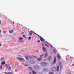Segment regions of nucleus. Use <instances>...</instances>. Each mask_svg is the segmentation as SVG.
<instances>
[{"label": "nucleus", "mask_w": 74, "mask_h": 74, "mask_svg": "<svg viewBox=\"0 0 74 74\" xmlns=\"http://www.w3.org/2000/svg\"><path fill=\"white\" fill-rule=\"evenodd\" d=\"M36 34L38 36V37H39V38L40 39L41 41H44V39L43 38H42L41 36H40V35H38V34Z\"/></svg>", "instance_id": "obj_1"}, {"label": "nucleus", "mask_w": 74, "mask_h": 74, "mask_svg": "<svg viewBox=\"0 0 74 74\" xmlns=\"http://www.w3.org/2000/svg\"><path fill=\"white\" fill-rule=\"evenodd\" d=\"M41 64L43 66H47V63L45 62H42L41 63Z\"/></svg>", "instance_id": "obj_2"}, {"label": "nucleus", "mask_w": 74, "mask_h": 74, "mask_svg": "<svg viewBox=\"0 0 74 74\" xmlns=\"http://www.w3.org/2000/svg\"><path fill=\"white\" fill-rule=\"evenodd\" d=\"M7 69H8V70H11V68L10 66V65L9 64H8L7 66Z\"/></svg>", "instance_id": "obj_3"}, {"label": "nucleus", "mask_w": 74, "mask_h": 74, "mask_svg": "<svg viewBox=\"0 0 74 74\" xmlns=\"http://www.w3.org/2000/svg\"><path fill=\"white\" fill-rule=\"evenodd\" d=\"M34 69H36V70H37V69H39V67L37 65H35L34 66Z\"/></svg>", "instance_id": "obj_4"}, {"label": "nucleus", "mask_w": 74, "mask_h": 74, "mask_svg": "<svg viewBox=\"0 0 74 74\" xmlns=\"http://www.w3.org/2000/svg\"><path fill=\"white\" fill-rule=\"evenodd\" d=\"M29 63L31 64H34L35 63V62L34 60H31L29 61Z\"/></svg>", "instance_id": "obj_5"}, {"label": "nucleus", "mask_w": 74, "mask_h": 74, "mask_svg": "<svg viewBox=\"0 0 74 74\" xmlns=\"http://www.w3.org/2000/svg\"><path fill=\"white\" fill-rule=\"evenodd\" d=\"M56 57H55L54 58V61L53 62V64H55V63H56Z\"/></svg>", "instance_id": "obj_6"}, {"label": "nucleus", "mask_w": 74, "mask_h": 74, "mask_svg": "<svg viewBox=\"0 0 74 74\" xmlns=\"http://www.w3.org/2000/svg\"><path fill=\"white\" fill-rule=\"evenodd\" d=\"M56 68H55V67H53L52 69L51 70H52V71H55L56 70Z\"/></svg>", "instance_id": "obj_7"}, {"label": "nucleus", "mask_w": 74, "mask_h": 74, "mask_svg": "<svg viewBox=\"0 0 74 74\" xmlns=\"http://www.w3.org/2000/svg\"><path fill=\"white\" fill-rule=\"evenodd\" d=\"M59 70V66H57V71H58Z\"/></svg>", "instance_id": "obj_8"}, {"label": "nucleus", "mask_w": 74, "mask_h": 74, "mask_svg": "<svg viewBox=\"0 0 74 74\" xmlns=\"http://www.w3.org/2000/svg\"><path fill=\"white\" fill-rule=\"evenodd\" d=\"M17 59L18 60H21V61H22V59L19 57H18Z\"/></svg>", "instance_id": "obj_9"}, {"label": "nucleus", "mask_w": 74, "mask_h": 74, "mask_svg": "<svg viewBox=\"0 0 74 74\" xmlns=\"http://www.w3.org/2000/svg\"><path fill=\"white\" fill-rule=\"evenodd\" d=\"M23 38L22 37H21L20 38H19V40L21 42V41H22V40H23Z\"/></svg>", "instance_id": "obj_10"}, {"label": "nucleus", "mask_w": 74, "mask_h": 74, "mask_svg": "<svg viewBox=\"0 0 74 74\" xmlns=\"http://www.w3.org/2000/svg\"><path fill=\"white\" fill-rule=\"evenodd\" d=\"M42 59V58H38V61H41Z\"/></svg>", "instance_id": "obj_11"}, {"label": "nucleus", "mask_w": 74, "mask_h": 74, "mask_svg": "<svg viewBox=\"0 0 74 74\" xmlns=\"http://www.w3.org/2000/svg\"><path fill=\"white\" fill-rule=\"evenodd\" d=\"M42 49L44 51H46V48L44 47L42 48Z\"/></svg>", "instance_id": "obj_12"}, {"label": "nucleus", "mask_w": 74, "mask_h": 74, "mask_svg": "<svg viewBox=\"0 0 74 74\" xmlns=\"http://www.w3.org/2000/svg\"><path fill=\"white\" fill-rule=\"evenodd\" d=\"M13 31H14V30H12L11 31H9V32L10 33H13Z\"/></svg>", "instance_id": "obj_13"}, {"label": "nucleus", "mask_w": 74, "mask_h": 74, "mask_svg": "<svg viewBox=\"0 0 74 74\" xmlns=\"http://www.w3.org/2000/svg\"><path fill=\"white\" fill-rule=\"evenodd\" d=\"M51 56L49 57L48 58V60H51Z\"/></svg>", "instance_id": "obj_14"}, {"label": "nucleus", "mask_w": 74, "mask_h": 74, "mask_svg": "<svg viewBox=\"0 0 74 74\" xmlns=\"http://www.w3.org/2000/svg\"><path fill=\"white\" fill-rule=\"evenodd\" d=\"M57 57L58 59H60V56L59 54L57 55Z\"/></svg>", "instance_id": "obj_15"}, {"label": "nucleus", "mask_w": 74, "mask_h": 74, "mask_svg": "<svg viewBox=\"0 0 74 74\" xmlns=\"http://www.w3.org/2000/svg\"><path fill=\"white\" fill-rule=\"evenodd\" d=\"M4 57H2L1 58V61L3 60H4Z\"/></svg>", "instance_id": "obj_16"}, {"label": "nucleus", "mask_w": 74, "mask_h": 74, "mask_svg": "<svg viewBox=\"0 0 74 74\" xmlns=\"http://www.w3.org/2000/svg\"><path fill=\"white\" fill-rule=\"evenodd\" d=\"M3 73L5 74H9V72H4Z\"/></svg>", "instance_id": "obj_17"}, {"label": "nucleus", "mask_w": 74, "mask_h": 74, "mask_svg": "<svg viewBox=\"0 0 74 74\" xmlns=\"http://www.w3.org/2000/svg\"><path fill=\"white\" fill-rule=\"evenodd\" d=\"M32 31H31L30 32V33H29V34L30 35V36H32Z\"/></svg>", "instance_id": "obj_18"}, {"label": "nucleus", "mask_w": 74, "mask_h": 74, "mask_svg": "<svg viewBox=\"0 0 74 74\" xmlns=\"http://www.w3.org/2000/svg\"><path fill=\"white\" fill-rule=\"evenodd\" d=\"M5 63V62L4 61H3L2 62V64H4Z\"/></svg>", "instance_id": "obj_19"}, {"label": "nucleus", "mask_w": 74, "mask_h": 74, "mask_svg": "<svg viewBox=\"0 0 74 74\" xmlns=\"http://www.w3.org/2000/svg\"><path fill=\"white\" fill-rule=\"evenodd\" d=\"M3 67V65H1V66H0V70H1L2 69V67Z\"/></svg>", "instance_id": "obj_20"}, {"label": "nucleus", "mask_w": 74, "mask_h": 74, "mask_svg": "<svg viewBox=\"0 0 74 74\" xmlns=\"http://www.w3.org/2000/svg\"><path fill=\"white\" fill-rule=\"evenodd\" d=\"M32 73H33V74H36V72H35L34 71H32Z\"/></svg>", "instance_id": "obj_21"}, {"label": "nucleus", "mask_w": 74, "mask_h": 74, "mask_svg": "<svg viewBox=\"0 0 74 74\" xmlns=\"http://www.w3.org/2000/svg\"><path fill=\"white\" fill-rule=\"evenodd\" d=\"M47 55H48V53H46L45 54V57H47Z\"/></svg>", "instance_id": "obj_22"}, {"label": "nucleus", "mask_w": 74, "mask_h": 74, "mask_svg": "<svg viewBox=\"0 0 74 74\" xmlns=\"http://www.w3.org/2000/svg\"><path fill=\"white\" fill-rule=\"evenodd\" d=\"M25 58H26V59H29V58L27 56H25Z\"/></svg>", "instance_id": "obj_23"}, {"label": "nucleus", "mask_w": 74, "mask_h": 74, "mask_svg": "<svg viewBox=\"0 0 74 74\" xmlns=\"http://www.w3.org/2000/svg\"><path fill=\"white\" fill-rule=\"evenodd\" d=\"M14 73L12 72H9V74H13Z\"/></svg>", "instance_id": "obj_24"}, {"label": "nucleus", "mask_w": 74, "mask_h": 74, "mask_svg": "<svg viewBox=\"0 0 74 74\" xmlns=\"http://www.w3.org/2000/svg\"><path fill=\"white\" fill-rule=\"evenodd\" d=\"M45 45L46 46H47V47H49V46L48 45H47V44H46V43H45Z\"/></svg>", "instance_id": "obj_25"}, {"label": "nucleus", "mask_w": 74, "mask_h": 74, "mask_svg": "<svg viewBox=\"0 0 74 74\" xmlns=\"http://www.w3.org/2000/svg\"><path fill=\"white\" fill-rule=\"evenodd\" d=\"M33 56L34 57V58H37V57L36 56Z\"/></svg>", "instance_id": "obj_26"}, {"label": "nucleus", "mask_w": 74, "mask_h": 74, "mask_svg": "<svg viewBox=\"0 0 74 74\" xmlns=\"http://www.w3.org/2000/svg\"><path fill=\"white\" fill-rule=\"evenodd\" d=\"M29 58L30 59H31V58H32V57L31 56H29Z\"/></svg>", "instance_id": "obj_27"}, {"label": "nucleus", "mask_w": 74, "mask_h": 74, "mask_svg": "<svg viewBox=\"0 0 74 74\" xmlns=\"http://www.w3.org/2000/svg\"><path fill=\"white\" fill-rule=\"evenodd\" d=\"M3 33L4 34H5V33H6V31H3Z\"/></svg>", "instance_id": "obj_28"}, {"label": "nucleus", "mask_w": 74, "mask_h": 74, "mask_svg": "<svg viewBox=\"0 0 74 74\" xmlns=\"http://www.w3.org/2000/svg\"><path fill=\"white\" fill-rule=\"evenodd\" d=\"M30 39H31V37H29V40H30Z\"/></svg>", "instance_id": "obj_29"}, {"label": "nucleus", "mask_w": 74, "mask_h": 74, "mask_svg": "<svg viewBox=\"0 0 74 74\" xmlns=\"http://www.w3.org/2000/svg\"><path fill=\"white\" fill-rule=\"evenodd\" d=\"M49 74H53V73L52 72H51L49 73Z\"/></svg>", "instance_id": "obj_30"}, {"label": "nucleus", "mask_w": 74, "mask_h": 74, "mask_svg": "<svg viewBox=\"0 0 74 74\" xmlns=\"http://www.w3.org/2000/svg\"><path fill=\"white\" fill-rule=\"evenodd\" d=\"M42 46L43 47H44V44H43V43H42Z\"/></svg>", "instance_id": "obj_31"}, {"label": "nucleus", "mask_w": 74, "mask_h": 74, "mask_svg": "<svg viewBox=\"0 0 74 74\" xmlns=\"http://www.w3.org/2000/svg\"><path fill=\"white\" fill-rule=\"evenodd\" d=\"M23 37H24V38H25V35H23Z\"/></svg>", "instance_id": "obj_32"}, {"label": "nucleus", "mask_w": 74, "mask_h": 74, "mask_svg": "<svg viewBox=\"0 0 74 74\" xmlns=\"http://www.w3.org/2000/svg\"><path fill=\"white\" fill-rule=\"evenodd\" d=\"M42 56H43V55H40V57H42Z\"/></svg>", "instance_id": "obj_33"}, {"label": "nucleus", "mask_w": 74, "mask_h": 74, "mask_svg": "<svg viewBox=\"0 0 74 74\" xmlns=\"http://www.w3.org/2000/svg\"><path fill=\"white\" fill-rule=\"evenodd\" d=\"M60 69H62V65H60Z\"/></svg>", "instance_id": "obj_34"}, {"label": "nucleus", "mask_w": 74, "mask_h": 74, "mask_svg": "<svg viewBox=\"0 0 74 74\" xmlns=\"http://www.w3.org/2000/svg\"><path fill=\"white\" fill-rule=\"evenodd\" d=\"M38 42H40V40H38Z\"/></svg>", "instance_id": "obj_35"}, {"label": "nucleus", "mask_w": 74, "mask_h": 74, "mask_svg": "<svg viewBox=\"0 0 74 74\" xmlns=\"http://www.w3.org/2000/svg\"><path fill=\"white\" fill-rule=\"evenodd\" d=\"M54 52H56V51H55V50H54Z\"/></svg>", "instance_id": "obj_36"}, {"label": "nucleus", "mask_w": 74, "mask_h": 74, "mask_svg": "<svg viewBox=\"0 0 74 74\" xmlns=\"http://www.w3.org/2000/svg\"><path fill=\"white\" fill-rule=\"evenodd\" d=\"M7 66V64H5V66Z\"/></svg>", "instance_id": "obj_37"}, {"label": "nucleus", "mask_w": 74, "mask_h": 74, "mask_svg": "<svg viewBox=\"0 0 74 74\" xmlns=\"http://www.w3.org/2000/svg\"><path fill=\"white\" fill-rule=\"evenodd\" d=\"M1 30L0 29V33H1Z\"/></svg>", "instance_id": "obj_38"}, {"label": "nucleus", "mask_w": 74, "mask_h": 74, "mask_svg": "<svg viewBox=\"0 0 74 74\" xmlns=\"http://www.w3.org/2000/svg\"><path fill=\"white\" fill-rule=\"evenodd\" d=\"M50 47H51V48H53V47H52V46H51Z\"/></svg>", "instance_id": "obj_39"}, {"label": "nucleus", "mask_w": 74, "mask_h": 74, "mask_svg": "<svg viewBox=\"0 0 74 74\" xmlns=\"http://www.w3.org/2000/svg\"><path fill=\"white\" fill-rule=\"evenodd\" d=\"M10 64H11V65H12V63H10Z\"/></svg>", "instance_id": "obj_40"}, {"label": "nucleus", "mask_w": 74, "mask_h": 74, "mask_svg": "<svg viewBox=\"0 0 74 74\" xmlns=\"http://www.w3.org/2000/svg\"><path fill=\"white\" fill-rule=\"evenodd\" d=\"M1 24V21H0V25Z\"/></svg>", "instance_id": "obj_41"}, {"label": "nucleus", "mask_w": 74, "mask_h": 74, "mask_svg": "<svg viewBox=\"0 0 74 74\" xmlns=\"http://www.w3.org/2000/svg\"><path fill=\"white\" fill-rule=\"evenodd\" d=\"M47 44H49V43H48V42H47Z\"/></svg>", "instance_id": "obj_42"}, {"label": "nucleus", "mask_w": 74, "mask_h": 74, "mask_svg": "<svg viewBox=\"0 0 74 74\" xmlns=\"http://www.w3.org/2000/svg\"><path fill=\"white\" fill-rule=\"evenodd\" d=\"M13 23H14V24H15V23L14 22H13Z\"/></svg>", "instance_id": "obj_43"}, {"label": "nucleus", "mask_w": 74, "mask_h": 74, "mask_svg": "<svg viewBox=\"0 0 74 74\" xmlns=\"http://www.w3.org/2000/svg\"><path fill=\"white\" fill-rule=\"evenodd\" d=\"M29 74H31V73H30V72H29Z\"/></svg>", "instance_id": "obj_44"}, {"label": "nucleus", "mask_w": 74, "mask_h": 74, "mask_svg": "<svg viewBox=\"0 0 74 74\" xmlns=\"http://www.w3.org/2000/svg\"><path fill=\"white\" fill-rule=\"evenodd\" d=\"M69 74H71V73H69Z\"/></svg>", "instance_id": "obj_45"}, {"label": "nucleus", "mask_w": 74, "mask_h": 74, "mask_svg": "<svg viewBox=\"0 0 74 74\" xmlns=\"http://www.w3.org/2000/svg\"><path fill=\"white\" fill-rule=\"evenodd\" d=\"M73 66H74V64H73Z\"/></svg>", "instance_id": "obj_46"}, {"label": "nucleus", "mask_w": 74, "mask_h": 74, "mask_svg": "<svg viewBox=\"0 0 74 74\" xmlns=\"http://www.w3.org/2000/svg\"><path fill=\"white\" fill-rule=\"evenodd\" d=\"M27 66V65H25V66Z\"/></svg>", "instance_id": "obj_47"}, {"label": "nucleus", "mask_w": 74, "mask_h": 74, "mask_svg": "<svg viewBox=\"0 0 74 74\" xmlns=\"http://www.w3.org/2000/svg\"><path fill=\"white\" fill-rule=\"evenodd\" d=\"M22 33H23V32H22Z\"/></svg>", "instance_id": "obj_48"}, {"label": "nucleus", "mask_w": 74, "mask_h": 74, "mask_svg": "<svg viewBox=\"0 0 74 74\" xmlns=\"http://www.w3.org/2000/svg\"><path fill=\"white\" fill-rule=\"evenodd\" d=\"M0 46H1V44H0Z\"/></svg>", "instance_id": "obj_49"}, {"label": "nucleus", "mask_w": 74, "mask_h": 74, "mask_svg": "<svg viewBox=\"0 0 74 74\" xmlns=\"http://www.w3.org/2000/svg\"><path fill=\"white\" fill-rule=\"evenodd\" d=\"M37 52H38V51H37Z\"/></svg>", "instance_id": "obj_50"}, {"label": "nucleus", "mask_w": 74, "mask_h": 74, "mask_svg": "<svg viewBox=\"0 0 74 74\" xmlns=\"http://www.w3.org/2000/svg\"><path fill=\"white\" fill-rule=\"evenodd\" d=\"M4 66H5V65H4Z\"/></svg>", "instance_id": "obj_51"}]
</instances>
